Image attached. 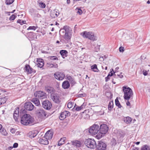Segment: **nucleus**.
<instances>
[{
	"mask_svg": "<svg viewBox=\"0 0 150 150\" xmlns=\"http://www.w3.org/2000/svg\"><path fill=\"white\" fill-rule=\"evenodd\" d=\"M26 112L25 109L20 111V115L22 116L21 118V124L24 125H31L34 124V118L29 114H24Z\"/></svg>",
	"mask_w": 150,
	"mask_h": 150,
	"instance_id": "1",
	"label": "nucleus"
},
{
	"mask_svg": "<svg viewBox=\"0 0 150 150\" xmlns=\"http://www.w3.org/2000/svg\"><path fill=\"white\" fill-rule=\"evenodd\" d=\"M122 90L124 93V99L128 100L133 95L132 90L129 87L126 86H123Z\"/></svg>",
	"mask_w": 150,
	"mask_h": 150,
	"instance_id": "2",
	"label": "nucleus"
},
{
	"mask_svg": "<svg viewBox=\"0 0 150 150\" xmlns=\"http://www.w3.org/2000/svg\"><path fill=\"white\" fill-rule=\"evenodd\" d=\"M81 35L84 38H87L93 41H96L97 40V37L94 33L91 32H87L84 31L81 33Z\"/></svg>",
	"mask_w": 150,
	"mask_h": 150,
	"instance_id": "3",
	"label": "nucleus"
},
{
	"mask_svg": "<svg viewBox=\"0 0 150 150\" xmlns=\"http://www.w3.org/2000/svg\"><path fill=\"white\" fill-rule=\"evenodd\" d=\"M84 143L86 146L88 148L93 149L97 146L96 142L93 139L90 138L86 139Z\"/></svg>",
	"mask_w": 150,
	"mask_h": 150,
	"instance_id": "4",
	"label": "nucleus"
},
{
	"mask_svg": "<svg viewBox=\"0 0 150 150\" xmlns=\"http://www.w3.org/2000/svg\"><path fill=\"white\" fill-rule=\"evenodd\" d=\"M99 125L94 124L90 127L89 128V132L91 134L94 135L98 134L99 132Z\"/></svg>",
	"mask_w": 150,
	"mask_h": 150,
	"instance_id": "5",
	"label": "nucleus"
},
{
	"mask_svg": "<svg viewBox=\"0 0 150 150\" xmlns=\"http://www.w3.org/2000/svg\"><path fill=\"white\" fill-rule=\"evenodd\" d=\"M99 132L98 133V134H105L108 131V127L107 125L105 124H102L99 126Z\"/></svg>",
	"mask_w": 150,
	"mask_h": 150,
	"instance_id": "6",
	"label": "nucleus"
},
{
	"mask_svg": "<svg viewBox=\"0 0 150 150\" xmlns=\"http://www.w3.org/2000/svg\"><path fill=\"white\" fill-rule=\"evenodd\" d=\"M34 96L36 97H38L40 99L45 98L47 97L46 94L42 91H38L35 92Z\"/></svg>",
	"mask_w": 150,
	"mask_h": 150,
	"instance_id": "7",
	"label": "nucleus"
},
{
	"mask_svg": "<svg viewBox=\"0 0 150 150\" xmlns=\"http://www.w3.org/2000/svg\"><path fill=\"white\" fill-rule=\"evenodd\" d=\"M42 107L45 109L49 110L51 108L52 105L51 102L48 100H45L42 103Z\"/></svg>",
	"mask_w": 150,
	"mask_h": 150,
	"instance_id": "8",
	"label": "nucleus"
},
{
	"mask_svg": "<svg viewBox=\"0 0 150 150\" xmlns=\"http://www.w3.org/2000/svg\"><path fill=\"white\" fill-rule=\"evenodd\" d=\"M36 113L38 117L41 118H43L46 117V113L45 111L42 108L37 110Z\"/></svg>",
	"mask_w": 150,
	"mask_h": 150,
	"instance_id": "9",
	"label": "nucleus"
},
{
	"mask_svg": "<svg viewBox=\"0 0 150 150\" xmlns=\"http://www.w3.org/2000/svg\"><path fill=\"white\" fill-rule=\"evenodd\" d=\"M55 78L58 80H62L64 78L65 75L62 72H57L54 74Z\"/></svg>",
	"mask_w": 150,
	"mask_h": 150,
	"instance_id": "10",
	"label": "nucleus"
},
{
	"mask_svg": "<svg viewBox=\"0 0 150 150\" xmlns=\"http://www.w3.org/2000/svg\"><path fill=\"white\" fill-rule=\"evenodd\" d=\"M50 98L55 103H59L61 101V98L57 94H54L50 95Z\"/></svg>",
	"mask_w": 150,
	"mask_h": 150,
	"instance_id": "11",
	"label": "nucleus"
},
{
	"mask_svg": "<svg viewBox=\"0 0 150 150\" xmlns=\"http://www.w3.org/2000/svg\"><path fill=\"white\" fill-rule=\"evenodd\" d=\"M24 108L25 110L28 111H32L34 108V106L30 102H26L25 103Z\"/></svg>",
	"mask_w": 150,
	"mask_h": 150,
	"instance_id": "12",
	"label": "nucleus"
},
{
	"mask_svg": "<svg viewBox=\"0 0 150 150\" xmlns=\"http://www.w3.org/2000/svg\"><path fill=\"white\" fill-rule=\"evenodd\" d=\"M24 70L25 72H27V74H28L35 72V71L34 69L31 68L29 65L27 64L25 65Z\"/></svg>",
	"mask_w": 150,
	"mask_h": 150,
	"instance_id": "13",
	"label": "nucleus"
},
{
	"mask_svg": "<svg viewBox=\"0 0 150 150\" xmlns=\"http://www.w3.org/2000/svg\"><path fill=\"white\" fill-rule=\"evenodd\" d=\"M96 146V147L98 150H105L106 147V144L102 141L99 142Z\"/></svg>",
	"mask_w": 150,
	"mask_h": 150,
	"instance_id": "14",
	"label": "nucleus"
},
{
	"mask_svg": "<svg viewBox=\"0 0 150 150\" xmlns=\"http://www.w3.org/2000/svg\"><path fill=\"white\" fill-rule=\"evenodd\" d=\"M59 14V10L57 9L51 10L50 12V15L52 18H55L57 17Z\"/></svg>",
	"mask_w": 150,
	"mask_h": 150,
	"instance_id": "15",
	"label": "nucleus"
},
{
	"mask_svg": "<svg viewBox=\"0 0 150 150\" xmlns=\"http://www.w3.org/2000/svg\"><path fill=\"white\" fill-rule=\"evenodd\" d=\"M53 132L52 130H50L47 131L45 134V137L49 140H50L52 138Z\"/></svg>",
	"mask_w": 150,
	"mask_h": 150,
	"instance_id": "16",
	"label": "nucleus"
},
{
	"mask_svg": "<svg viewBox=\"0 0 150 150\" xmlns=\"http://www.w3.org/2000/svg\"><path fill=\"white\" fill-rule=\"evenodd\" d=\"M72 145L76 147H80L82 144V143L78 140H75L71 142Z\"/></svg>",
	"mask_w": 150,
	"mask_h": 150,
	"instance_id": "17",
	"label": "nucleus"
},
{
	"mask_svg": "<svg viewBox=\"0 0 150 150\" xmlns=\"http://www.w3.org/2000/svg\"><path fill=\"white\" fill-rule=\"evenodd\" d=\"M19 110L18 108H16L14 111L13 113V117L16 121L17 120L19 116Z\"/></svg>",
	"mask_w": 150,
	"mask_h": 150,
	"instance_id": "18",
	"label": "nucleus"
},
{
	"mask_svg": "<svg viewBox=\"0 0 150 150\" xmlns=\"http://www.w3.org/2000/svg\"><path fill=\"white\" fill-rule=\"evenodd\" d=\"M86 105L84 103H83L81 106H79L76 105V104L74 107V108L75 110L77 111H79L85 108Z\"/></svg>",
	"mask_w": 150,
	"mask_h": 150,
	"instance_id": "19",
	"label": "nucleus"
},
{
	"mask_svg": "<svg viewBox=\"0 0 150 150\" xmlns=\"http://www.w3.org/2000/svg\"><path fill=\"white\" fill-rule=\"evenodd\" d=\"M37 65L38 67L41 68H42L44 65V62L42 59H38L37 60Z\"/></svg>",
	"mask_w": 150,
	"mask_h": 150,
	"instance_id": "20",
	"label": "nucleus"
},
{
	"mask_svg": "<svg viewBox=\"0 0 150 150\" xmlns=\"http://www.w3.org/2000/svg\"><path fill=\"white\" fill-rule=\"evenodd\" d=\"M31 101L36 106H39L40 105V103L39 100L37 98H32Z\"/></svg>",
	"mask_w": 150,
	"mask_h": 150,
	"instance_id": "21",
	"label": "nucleus"
},
{
	"mask_svg": "<svg viewBox=\"0 0 150 150\" xmlns=\"http://www.w3.org/2000/svg\"><path fill=\"white\" fill-rule=\"evenodd\" d=\"M48 139H40L39 140V143L42 144L44 145H47L49 144V141L47 140Z\"/></svg>",
	"mask_w": 150,
	"mask_h": 150,
	"instance_id": "22",
	"label": "nucleus"
},
{
	"mask_svg": "<svg viewBox=\"0 0 150 150\" xmlns=\"http://www.w3.org/2000/svg\"><path fill=\"white\" fill-rule=\"evenodd\" d=\"M60 53L62 58L64 59L67 56L68 52L66 50H62L60 51Z\"/></svg>",
	"mask_w": 150,
	"mask_h": 150,
	"instance_id": "23",
	"label": "nucleus"
},
{
	"mask_svg": "<svg viewBox=\"0 0 150 150\" xmlns=\"http://www.w3.org/2000/svg\"><path fill=\"white\" fill-rule=\"evenodd\" d=\"M67 80L69 81L71 84L74 85L75 83L74 79V77L69 75L67 76Z\"/></svg>",
	"mask_w": 150,
	"mask_h": 150,
	"instance_id": "24",
	"label": "nucleus"
},
{
	"mask_svg": "<svg viewBox=\"0 0 150 150\" xmlns=\"http://www.w3.org/2000/svg\"><path fill=\"white\" fill-rule=\"evenodd\" d=\"M123 120L126 124H130L132 121V119L129 117H125L123 118Z\"/></svg>",
	"mask_w": 150,
	"mask_h": 150,
	"instance_id": "25",
	"label": "nucleus"
},
{
	"mask_svg": "<svg viewBox=\"0 0 150 150\" xmlns=\"http://www.w3.org/2000/svg\"><path fill=\"white\" fill-rule=\"evenodd\" d=\"M62 87L64 89H67L70 86V84L69 82L67 81H64L62 84Z\"/></svg>",
	"mask_w": 150,
	"mask_h": 150,
	"instance_id": "26",
	"label": "nucleus"
},
{
	"mask_svg": "<svg viewBox=\"0 0 150 150\" xmlns=\"http://www.w3.org/2000/svg\"><path fill=\"white\" fill-rule=\"evenodd\" d=\"M36 131H33L30 132L28 133L29 136L30 138H33L37 135V133L35 132Z\"/></svg>",
	"mask_w": 150,
	"mask_h": 150,
	"instance_id": "27",
	"label": "nucleus"
},
{
	"mask_svg": "<svg viewBox=\"0 0 150 150\" xmlns=\"http://www.w3.org/2000/svg\"><path fill=\"white\" fill-rule=\"evenodd\" d=\"M8 99V97L6 96L0 98V105L5 103Z\"/></svg>",
	"mask_w": 150,
	"mask_h": 150,
	"instance_id": "28",
	"label": "nucleus"
},
{
	"mask_svg": "<svg viewBox=\"0 0 150 150\" xmlns=\"http://www.w3.org/2000/svg\"><path fill=\"white\" fill-rule=\"evenodd\" d=\"M69 33H66L65 34L64 36V38L66 40L65 43H67L69 40L70 39L71 37L69 35Z\"/></svg>",
	"mask_w": 150,
	"mask_h": 150,
	"instance_id": "29",
	"label": "nucleus"
},
{
	"mask_svg": "<svg viewBox=\"0 0 150 150\" xmlns=\"http://www.w3.org/2000/svg\"><path fill=\"white\" fill-rule=\"evenodd\" d=\"M91 69L94 71L96 72H98V69L97 66L96 64H95L91 66Z\"/></svg>",
	"mask_w": 150,
	"mask_h": 150,
	"instance_id": "30",
	"label": "nucleus"
},
{
	"mask_svg": "<svg viewBox=\"0 0 150 150\" xmlns=\"http://www.w3.org/2000/svg\"><path fill=\"white\" fill-rule=\"evenodd\" d=\"M108 109L109 110H111L113 108V103L112 101H110L108 105Z\"/></svg>",
	"mask_w": 150,
	"mask_h": 150,
	"instance_id": "31",
	"label": "nucleus"
},
{
	"mask_svg": "<svg viewBox=\"0 0 150 150\" xmlns=\"http://www.w3.org/2000/svg\"><path fill=\"white\" fill-rule=\"evenodd\" d=\"M65 113L66 112H64L61 113L59 117V119L60 120H63L66 118Z\"/></svg>",
	"mask_w": 150,
	"mask_h": 150,
	"instance_id": "32",
	"label": "nucleus"
},
{
	"mask_svg": "<svg viewBox=\"0 0 150 150\" xmlns=\"http://www.w3.org/2000/svg\"><path fill=\"white\" fill-rule=\"evenodd\" d=\"M63 29L65 30V33H69L70 32V31H71L69 27L67 25H65L63 27Z\"/></svg>",
	"mask_w": 150,
	"mask_h": 150,
	"instance_id": "33",
	"label": "nucleus"
},
{
	"mask_svg": "<svg viewBox=\"0 0 150 150\" xmlns=\"http://www.w3.org/2000/svg\"><path fill=\"white\" fill-rule=\"evenodd\" d=\"M0 132L2 134L5 136L7 135L8 134L6 130L4 128H2V129L0 131Z\"/></svg>",
	"mask_w": 150,
	"mask_h": 150,
	"instance_id": "34",
	"label": "nucleus"
},
{
	"mask_svg": "<svg viewBox=\"0 0 150 150\" xmlns=\"http://www.w3.org/2000/svg\"><path fill=\"white\" fill-rule=\"evenodd\" d=\"M53 88H52L49 87H45V90L47 91L48 93H51L53 91Z\"/></svg>",
	"mask_w": 150,
	"mask_h": 150,
	"instance_id": "35",
	"label": "nucleus"
},
{
	"mask_svg": "<svg viewBox=\"0 0 150 150\" xmlns=\"http://www.w3.org/2000/svg\"><path fill=\"white\" fill-rule=\"evenodd\" d=\"M115 103L116 105L118 106L119 108H120L122 107L120 103L117 98L115 100Z\"/></svg>",
	"mask_w": 150,
	"mask_h": 150,
	"instance_id": "36",
	"label": "nucleus"
},
{
	"mask_svg": "<svg viewBox=\"0 0 150 150\" xmlns=\"http://www.w3.org/2000/svg\"><path fill=\"white\" fill-rule=\"evenodd\" d=\"M16 14L15 13L12 14L10 17L9 20L10 21L14 20L16 17Z\"/></svg>",
	"mask_w": 150,
	"mask_h": 150,
	"instance_id": "37",
	"label": "nucleus"
},
{
	"mask_svg": "<svg viewBox=\"0 0 150 150\" xmlns=\"http://www.w3.org/2000/svg\"><path fill=\"white\" fill-rule=\"evenodd\" d=\"M17 22V23L20 24V25H22L23 24L25 23L26 21H24L23 20H22L21 19H18Z\"/></svg>",
	"mask_w": 150,
	"mask_h": 150,
	"instance_id": "38",
	"label": "nucleus"
},
{
	"mask_svg": "<svg viewBox=\"0 0 150 150\" xmlns=\"http://www.w3.org/2000/svg\"><path fill=\"white\" fill-rule=\"evenodd\" d=\"M37 28L38 27L37 26H29L28 28H27V30H35L36 29H37Z\"/></svg>",
	"mask_w": 150,
	"mask_h": 150,
	"instance_id": "39",
	"label": "nucleus"
},
{
	"mask_svg": "<svg viewBox=\"0 0 150 150\" xmlns=\"http://www.w3.org/2000/svg\"><path fill=\"white\" fill-rule=\"evenodd\" d=\"M100 45H97L95 47L94 51L96 52H98L100 50Z\"/></svg>",
	"mask_w": 150,
	"mask_h": 150,
	"instance_id": "40",
	"label": "nucleus"
},
{
	"mask_svg": "<svg viewBox=\"0 0 150 150\" xmlns=\"http://www.w3.org/2000/svg\"><path fill=\"white\" fill-rule=\"evenodd\" d=\"M149 147L147 145H146L142 147L141 150H149Z\"/></svg>",
	"mask_w": 150,
	"mask_h": 150,
	"instance_id": "41",
	"label": "nucleus"
},
{
	"mask_svg": "<svg viewBox=\"0 0 150 150\" xmlns=\"http://www.w3.org/2000/svg\"><path fill=\"white\" fill-rule=\"evenodd\" d=\"M14 0H6V3L7 5H10L14 2Z\"/></svg>",
	"mask_w": 150,
	"mask_h": 150,
	"instance_id": "42",
	"label": "nucleus"
},
{
	"mask_svg": "<svg viewBox=\"0 0 150 150\" xmlns=\"http://www.w3.org/2000/svg\"><path fill=\"white\" fill-rule=\"evenodd\" d=\"M74 103L72 102H69L67 104V107L69 108H71L73 106Z\"/></svg>",
	"mask_w": 150,
	"mask_h": 150,
	"instance_id": "43",
	"label": "nucleus"
},
{
	"mask_svg": "<svg viewBox=\"0 0 150 150\" xmlns=\"http://www.w3.org/2000/svg\"><path fill=\"white\" fill-rule=\"evenodd\" d=\"M47 65L49 67L51 68H53L54 67V68H56L57 67V64H56V65H54V64L50 63H47Z\"/></svg>",
	"mask_w": 150,
	"mask_h": 150,
	"instance_id": "44",
	"label": "nucleus"
},
{
	"mask_svg": "<svg viewBox=\"0 0 150 150\" xmlns=\"http://www.w3.org/2000/svg\"><path fill=\"white\" fill-rule=\"evenodd\" d=\"M39 6L42 8H45L46 5L43 2H41L39 4Z\"/></svg>",
	"mask_w": 150,
	"mask_h": 150,
	"instance_id": "45",
	"label": "nucleus"
},
{
	"mask_svg": "<svg viewBox=\"0 0 150 150\" xmlns=\"http://www.w3.org/2000/svg\"><path fill=\"white\" fill-rule=\"evenodd\" d=\"M49 58L51 59L52 60H58L57 57L55 56H50L49 57Z\"/></svg>",
	"mask_w": 150,
	"mask_h": 150,
	"instance_id": "46",
	"label": "nucleus"
},
{
	"mask_svg": "<svg viewBox=\"0 0 150 150\" xmlns=\"http://www.w3.org/2000/svg\"><path fill=\"white\" fill-rule=\"evenodd\" d=\"M112 71H111L110 73V76H112L113 75V74H114V75L115 76V77H116V74H115V73H116V72H114L113 70V69H112Z\"/></svg>",
	"mask_w": 150,
	"mask_h": 150,
	"instance_id": "47",
	"label": "nucleus"
},
{
	"mask_svg": "<svg viewBox=\"0 0 150 150\" xmlns=\"http://www.w3.org/2000/svg\"><path fill=\"white\" fill-rule=\"evenodd\" d=\"M111 77L110 75V73L108 74V76L105 78V81L106 82H107L109 81L110 79V77Z\"/></svg>",
	"mask_w": 150,
	"mask_h": 150,
	"instance_id": "48",
	"label": "nucleus"
},
{
	"mask_svg": "<svg viewBox=\"0 0 150 150\" xmlns=\"http://www.w3.org/2000/svg\"><path fill=\"white\" fill-rule=\"evenodd\" d=\"M86 96V94L85 93H82L78 94V96L79 97H85Z\"/></svg>",
	"mask_w": 150,
	"mask_h": 150,
	"instance_id": "49",
	"label": "nucleus"
},
{
	"mask_svg": "<svg viewBox=\"0 0 150 150\" xmlns=\"http://www.w3.org/2000/svg\"><path fill=\"white\" fill-rule=\"evenodd\" d=\"M66 137H63L62 138L60 139V142H63V144H64V142H65V141L66 140Z\"/></svg>",
	"mask_w": 150,
	"mask_h": 150,
	"instance_id": "50",
	"label": "nucleus"
},
{
	"mask_svg": "<svg viewBox=\"0 0 150 150\" xmlns=\"http://www.w3.org/2000/svg\"><path fill=\"white\" fill-rule=\"evenodd\" d=\"M66 112L65 113V116L66 117L67 116H70V114L69 112L67 111H64V112Z\"/></svg>",
	"mask_w": 150,
	"mask_h": 150,
	"instance_id": "51",
	"label": "nucleus"
},
{
	"mask_svg": "<svg viewBox=\"0 0 150 150\" xmlns=\"http://www.w3.org/2000/svg\"><path fill=\"white\" fill-rule=\"evenodd\" d=\"M35 35V34L33 33L32 32H30L29 33V36H30V38H32L31 37H30V36L31 35L34 36Z\"/></svg>",
	"mask_w": 150,
	"mask_h": 150,
	"instance_id": "52",
	"label": "nucleus"
},
{
	"mask_svg": "<svg viewBox=\"0 0 150 150\" xmlns=\"http://www.w3.org/2000/svg\"><path fill=\"white\" fill-rule=\"evenodd\" d=\"M18 144L17 143H15L13 144V147L14 148H16L18 147Z\"/></svg>",
	"mask_w": 150,
	"mask_h": 150,
	"instance_id": "53",
	"label": "nucleus"
},
{
	"mask_svg": "<svg viewBox=\"0 0 150 150\" xmlns=\"http://www.w3.org/2000/svg\"><path fill=\"white\" fill-rule=\"evenodd\" d=\"M124 48L123 47H120L119 48V51L120 52H123L124 51Z\"/></svg>",
	"mask_w": 150,
	"mask_h": 150,
	"instance_id": "54",
	"label": "nucleus"
},
{
	"mask_svg": "<svg viewBox=\"0 0 150 150\" xmlns=\"http://www.w3.org/2000/svg\"><path fill=\"white\" fill-rule=\"evenodd\" d=\"M78 11L77 13H79L80 15H81L82 13V10L80 9H78Z\"/></svg>",
	"mask_w": 150,
	"mask_h": 150,
	"instance_id": "55",
	"label": "nucleus"
},
{
	"mask_svg": "<svg viewBox=\"0 0 150 150\" xmlns=\"http://www.w3.org/2000/svg\"><path fill=\"white\" fill-rule=\"evenodd\" d=\"M119 77L120 78H122L123 77V75H119L118 74H117L116 76V77Z\"/></svg>",
	"mask_w": 150,
	"mask_h": 150,
	"instance_id": "56",
	"label": "nucleus"
},
{
	"mask_svg": "<svg viewBox=\"0 0 150 150\" xmlns=\"http://www.w3.org/2000/svg\"><path fill=\"white\" fill-rule=\"evenodd\" d=\"M61 32H62L63 33H65V30L63 29L62 30H60L59 31L60 33Z\"/></svg>",
	"mask_w": 150,
	"mask_h": 150,
	"instance_id": "57",
	"label": "nucleus"
},
{
	"mask_svg": "<svg viewBox=\"0 0 150 150\" xmlns=\"http://www.w3.org/2000/svg\"><path fill=\"white\" fill-rule=\"evenodd\" d=\"M63 144V142H60V141H59V142L58 143V146H60V145H62Z\"/></svg>",
	"mask_w": 150,
	"mask_h": 150,
	"instance_id": "58",
	"label": "nucleus"
},
{
	"mask_svg": "<svg viewBox=\"0 0 150 150\" xmlns=\"http://www.w3.org/2000/svg\"><path fill=\"white\" fill-rule=\"evenodd\" d=\"M147 73L146 71H143V74L144 76H146L147 74Z\"/></svg>",
	"mask_w": 150,
	"mask_h": 150,
	"instance_id": "59",
	"label": "nucleus"
},
{
	"mask_svg": "<svg viewBox=\"0 0 150 150\" xmlns=\"http://www.w3.org/2000/svg\"><path fill=\"white\" fill-rule=\"evenodd\" d=\"M126 105L127 106H130L131 104L128 101L126 103Z\"/></svg>",
	"mask_w": 150,
	"mask_h": 150,
	"instance_id": "60",
	"label": "nucleus"
},
{
	"mask_svg": "<svg viewBox=\"0 0 150 150\" xmlns=\"http://www.w3.org/2000/svg\"><path fill=\"white\" fill-rule=\"evenodd\" d=\"M13 146H11L8 147V150H11L13 148Z\"/></svg>",
	"mask_w": 150,
	"mask_h": 150,
	"instance_id": "61",
	"label": "nucleus"
},
{
	"mask_svg": "<svg viewBox=\"0 0 150 150\" xmlns=\"http://www.w3.org/2000/svg\"><path fill=\"white\" fill-rule=\"evenodd\" d=\"M11 132H12V133H14L15 132V130L14 129H11Z\"/></svg>",
	"mask_w": 150,
	"mask_h": 150,
	"instance_id": "62",
	"label": "nucleus"
},
{
	"mask_svg": "<svg viewBox=\"0 0 150 150\" xmlns=\"http://www.w3.org/2000/svg\"><path fill=\"white\" fill-rule=\"evenodd\" d=\"M2 125L0 124V131L2 129Z\"/></svg>",
	"mask_w": 150,
	"mask_h": 150,
	"instance_id": "63",
	"label": "nucleus"
},
{
	"mask_svg": "<svg viewBox=\"0 0 150 150\" xmlns=\"http://www.w3.org/2000/svg\"><path fill=\"white\" fill-rule=\"evenodd\" d=\"M132 150H139V149L137 148H135Z\"/></svg>",
	"mask_w": 150,
	"mask_h": 150,
	"instance_id": "64",
	"label": "nucleus"
}]
</instances>
